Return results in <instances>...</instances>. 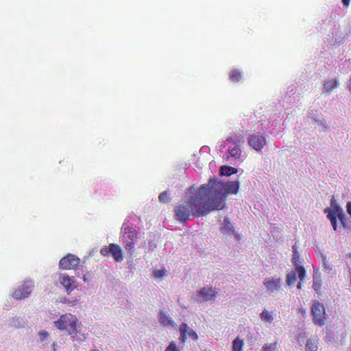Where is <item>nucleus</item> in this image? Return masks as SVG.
I'll return each mask as SVG.
<instances>
[{"label":"nucleus","instance_id":"f257e3e1","mask_svg":"<svg viewBox=\"0 0 351 351\" xmlns=\"http://www.w3.org/2000/svg\"><path fill=\"white\" fill-rule=\"evenodd\" d=\"M204 187H190L185 195V200L174 208L176 220L184 223L190 217H200L213 211L208 201Z\"/></svg>","mask_w":351,"mask_h":351},{"label":"nucleus","instance_id":"f03ea898","mask_svg":"<svg viewBox=\"0 0 351 351\" xmlns=\"http://www.w3.org/2000/svg\"><path fill=\"white\" fill-rule=\"evenodd\" d=\"M206 197L213 210H221L225 207L226 199L229 193L236 194L239 189L238 181L228 182L226 183L219 182L216 178H210L206 184H203Z\"/></svg>","mask_w":351,"mask_h":351},{"label":"nucleus","instance_id":"7ed1b4c3","mask_svg":"<svg viewBox=\"0 0 351 351\" xmlns=\"http://www.w3.org/2000/svg\"><path fill=\"white\" fill-rule=\"evenodd\" d=\"M77 317L71 314L66 313L62 315L58 320L54 322L55 326L60 330H66L69 335L76 333L77 330Z\"/></svg>","mask_w":351,"mask_h":351},{"label":"nucleus","instance_id":"20e7f679","mask_svg":"<svg viewBox=\"0 0 351 351\" xmlns=\"http://www.w3.org/2000/svg\"><path fill=\"white\" fill-rule=\"evenodd\" d=\"M311 313L313 317V322L315 325L322 326L325 324L327 315L323 304L317 300H313Z\"/></svg>","mask_w":351,"mask_h":351},{"label":"nucleus","instance_id":"39448f33","mask_svg":"<svg viewBox=\"0 0 351 351\" xmlns=\"http://www.w3.org/2000/svg\"><path fill=\"white\" fill-rule=\"evenodd\" d=\"M217 291L212 287H203L196 291L195 300L199 302L215 300Z\"/></svg>","mask_w":351,"mask_h":351},{"label":"nucleus","instance_id":"423d86ee","mask_svg":"<svg viewBox=\"0 0 351 351\" xmlns=\"http://www.w3.org/2000/svg\"><path fill=\"white\" fill-rule=\"evenodd\" d=\"M33 288L34 282L32 280H25L13 291L12 295L16 300L25 299L29 297Z\"/></svg>","mask_w":351,"mask_h":351},{"label":"nucleus","instance_id":"0eeeda50","mask_svg":"<svg viewBox=\"0 0 351 351\" xmlns=\"http://www.w3.org/2000/svg\"><path fill=\"white\" fill-rule=\"evenodd\" d=\"M100 254L104 256L111 255L117 262H121L123 260L121 249L118 245L114 243L105 245L100 250Z\"/></svg>","mask_w":351,"mask_h":351},{"label":"nucleus","instance_id":"6e6552de","mask_svg":"<svg viewBox=\"0 0 351 351\" xmlns=\"http://www.w3.org/2000/svg\"><path fill=\"white\" fill-rule=\"evenodd\" d=\"M80 259L75 255L68 254L60 259L59 262V268L64 270H70L75 269L80 265Z\"/></svg>","mask_w":351,"mask_h":351},{"label":"nucleus","instance_id":"1a4fd4ad","mask_svg":"<svg viewBox=\"0 0 351 351\" xmlns=\"http://www.w3.org/2000/svg\"><path fill=\"white\" fill-rule=\"evenodd\" d=\"M247 141L250 146L258 152L261 151L266 145L265 136L260 133L250 135Z\"/></svg>","mask_w":351,"mask_h":351},{"label":"nucleus","instance_id":"9d476101","mask_svg":"<svg viewBox=\"0 0 351 351\" xmlns=\"http://www.w3.org/2000/svg\"><path fill=\"white\" fill-rule=\"evenodd\" d=\"M58 281L64 287L67 293H70L77 287L74 277H70L66 274H60Z\"/></svg>","mask_w":351,"mask_h":351},{"label":"nucleus","instance_id":"9b49d317","mask_svg":"<svg viewBox=\"0 0 351 351\" xmlns=\"http://www.w3.org/2000/svg\"><path fill=\"white\" fill-rule=\"evenodd\" d=\"M179 330L180 333L179 339L182 344L185 343L187 337H191L195 341H197V334L193 330L190 329L187 324L182 323L180 324Z\"/></svg>","mask_w":351,"mask_h":351},{"label":"nucleus","instance_id":"f8f14e48","mask_svg":"<svg viewBox=\"0 0 351 351\" xmlns=\"http://www.w3.org/2000/svg\"><path fill=\"white\" fill-rule=\"evenodd\" d=\"M331 208H329L330 210H333L335 214L338 215V219L345 226V216L343 208L338 205L334 196H332L330 202Z\"/></svg>","mask_w":351,"mask_h":351},{"label":"nucleus","instance_id":"ddd939ff","mask_svg":"<svg viewBox=\"0 0 351 351\" xmlns=\"http://www.w3.org/2000/svg\"><path fill=\"white\" fill-rule=\"evenodd\" d=\"M267 290L270 292L278 291L281 287V281L280 278L267 279L263 282Z\"/></svg>","mask_w":351,"mask_h":351},{"label":"nucleus","instance_id":"4468645a","mask_svg":"<svg viewBox=\"0 0 351 351\" xmlns=\"http://www.w3.org/2000/svg\"><path fill=\"white\" fill-rule=\"evenodd\" d=\"M159 322L161 325L165 327H172L176 326V324L173 319L166 312L160 311L159 313Z\"/></svg>","mask_w":351,"mask_h":351},{"label":"nucleus","instance_id":"2eb2a0df","mask_svg":"<svg viewBox=\"0 0 351 351\" xmlns=\"http://www.w3.org/2000/svg\"><path fill=\"white\" fill-rule=\"evenodd\" d=\"M339 85L338 80L336 79H330L324 82L323 84L324 91L326 93H330Z\"/></svg>","mask_w":351,"mask_h":351},{"label":"nucleus","instance_id":"dca6fc26","mask_svg":"<svg viewBox=\"0 0 351 351\" xmlns=\"http://www.w3.org/2000/svg\"><path fill=\"white\" fill-rule=\"evenodd\" d=\"M221 231L226 234L232 235L234 233L233 225L229 221L228 218H225L222 223Z\"/></svg>","mask_w":351,"mask_h":351},{"label":"nucleus","instance_id":"f3484780","mask_svg":"<svg viewBox=\"0 0 351 351\" xmlns=\"http://www.w3.org/2000/svg\"><path fill=\"white\" fill-rule=\"evenodd\" d=\"M324 213H328L327 218L330 221L333 230L337 231L338 215L335 214L333 210H330L328 208H326L324 210Z\"/></svg>","mask_w":351,"mask_h":351},{"label":"nucleus","instance_id":"a211bd4d","mask_svg":"<svg viewBox=\"0 0 351 351\" xmlns=\"http://www.w3.org/2000/svg\"><path fill=\"white\" fill-rule=\"evenodd\" d=\"M138 237V232L131 227H128L125 229L123 239H130L136 241Z\"/></svg>","mask_w":351,"mask_h":351},{"label":"nucleus","instance_id":"6ab92c4d","mask_svg":"<svg viewBox=\"0 0 351 351\" xmlns=\"http://www.w3.org/2000/svg\"><path fill=\"white\" fill-rule=\"evenodd\" d=\"M228 152L230 156L234 157L236 159H239L242 152L241 146L233 145V147L230 146L228 147Z\"/></svg>","mask_w":351,"mask_h":351},{"label":"nucleus","instance_id":"aec40b11","mask_svg":"<svg viewBox=\"0 0 351 351\" xmlns=\"http://www.w3.org/2000/svg\"><path fill=\"white\" fill-rule=\"evenodd\" d=\"M227 141L232 143L233 145L241 146V144L244 143L245 138L241 134H235L232 136L228 137Z\"/></svg>","mask_w":351,"mask_h":351},{"label":"nucleus","instance_id":"412c9836","mask_svg":"<svg viewBox=\"0 0 351 351\" xmlns=\"http://www.w3.org/2000/svg\"><path fill=\"white\" fill-rule=\"evenodd\" d=\"M220 173L223 176H230L232 174L237 173V169L232 167L224 165L220 168Z\"/></svg>","mask_w":351,"mask_h":351},{"label":"nucleus","instance_id":"4be33fe9","mask_svg":"<svg viewBox=\"0 0 351 351\" xmlns=\"http://www.w3.org/2000/svg\"><path fill=\"white\" fill-rule=\"evenodd\" d=\"M243 346V341L239 337H237L232 342V351H241Z\"/></svg>","mask_w":351,"mask_h":351},{"label":"nucleus","instance_id":"5701e85b","mask_svg":"<svg viewBox=\"0 0 351 351\" xmlns=\"http://www.w3.org/2000/svg\"><path fill=\"white\" fill-rule=\"evenodd\" d=\"M295 269L298 274V277L300 281H302L306 276V270L303 266L296 264V261H293Z\"/></svg>","mask_w":351,"mask_h":351},{"label":"nucleus","instance_id":"b1692460","mask_svg":"<svg viewBox=\"0 0 351 351\" xmlns=\"http://www.w3.org/2000/svg\"><path fill=\"white\" fill-rule=\"evenodd\" d=\"M229 77L233 82H238L241 79V73L238 69H234L230 73Z\"/></svg>","mask_w":351,"mask_h":351},{"label":"nucleus","instance_id":"393cba45","mask_svg":"<svg viewBox=\"0 0 351 351\" xmlns=\"http://www.w3.org/2000/svg\"><path fill=\"white\" fill-rule=\"evenodd\" d=\"M123 241L125 243V249L132 254L134 251L136 241L130 239H123Z\"/></svg>","mask_w":351,"mask_h":351},{"label":"nucleus","instance_id":"a878e982","mask_svg":"<svg viewBox=\"0 0 351 351\" xmlns=\"http://www.w3.org/2000/svg\"><path fill=\"white\" fill-rule=\"evenodd\" d=\"M261 319L263 322H267L271 323L274 320L273 316L270 313L266 310H264L260 315Z\"/></svg>","mask_w":351,"mask_h":351},{"label":"nucleus","instance_id":"bb28decb","mask_svg":"<svg viewBox=\"0 0 351 351\" xmlns=\"http://www.w3.org/2000/svg\"><path fill=\"white\" fill-rule=\"evenodd\" d=\"M306 351H317V346L312 339H308L305 346Z\"/></svg>","mask_w":351,"mask_h":351},{"label":"nucleus","instance_id":"cd10ccee","mask_svg":"<svg viewBox=\"0 0 351 351\" xmlns=\"http://www.w3.org/2000/svg\"><path fill=\"white\" fill-rule=\"evenodd\" d=\"M167 271L166 269H155L153 271V276L155 278H160L167 275Z\"/></svg>","mask_w":351,"mask_h":351},{"label":"nucleus","instance_id":"c85d7f7f","mask_svg":"<svg viewBox=\"0 0 351 351\" xmlns=\"http://www.w3.org/2000/svg\"><path fill=\"white\" fill-rule=\"evenodd\" d=\"M286 281L288 285H293L296 281V275L294 272L289 273L287 275Z\"/></svg>","mask_w":351,"mask_h":351},{"label":"nucleus","instance_id":"c756f323","mask_svg":"<svg viewBox=\"0 0 351 351\" xmlns=\"http://www.w3.org/2000/svg\"><path fill=\"white\" fill-rule=\"evenodd\" d=\"M277 348V342L267 343L263 346L262 351H274Z\"/></svg>","mask_w":351,"mask_h":351},{"label":"nucleus","instance_id":"7c9ffc66","mask_svg":"<svg viewBox=\"0 0 351 351\" xmlns=\"http://www.w3.org/2000/svg\"><path fill=\"white\" fill-rule=\"evenodd\" d=\"M165 351H180V350L178 349L176 343L172 341L169 343Z\"/></svg>","mask_w":351,"mask_h":351},{"label":"nucleus","instance_id":"2f4dec72","mask_svg":"<svg viewBox=\"0 0 351 351\" xmlns=\"http://www.w3.org/2000/svg\"><path fill=\"white\" fill-rule=\"evenodd\" d=\"M321 287H322V282L320 280H313V289H315V291L317 293H319L320 291V289H321Z\"/></svg>","mask_w":351,"mask_h":351},{"label":"nucleus","instance_id":"473e14b6","mask_svg":"<svg viewBox=\"0 0 351 351\" xmlns=\"http://www.w3.org/2000/svg\"><path fill=\"white\" fill-rule=\"evenodd\" d=\"M158 199L160 202H166L168 199L167 191L162 192L158 196Z\"/></svg>","mask_w":351,"mask_h":351},{"label":"nucleus","instance_id":"72a5a7b5","mask_svg":"<svg viewBox=\"0 0 351 351\" xmlns=\"http://www.w3.org/2000/svg\"><path fill=\"white\" fill-rule=\"evenodd\" d=\"M38 335L41 340H44L46 337H48L49 334L47 331H40L38 333Z\"/></svg>","mask_w":351,"mask_h":351},{"label":"nucleus","instance_id":"f704fd0d","mask_svg":"<svg viewBox=\"0 0 351 351\" xmlns=\"http://www.w3.org/2000/svg\"><path fill=\"white\" fill-rule=\"evenodd\" d=\"M350 0H342V3L344 6L348 7L350 5Z\"/></svg>","mask_w":351,"mask_h":351},{"label":"nucleus","instance_id":"c9c22d12","mask_svg":"<svg viewBox=\"0 0 351 351\" xmlns=\"http://www.w3.org/2000/svg\"><path fill=\"white\" fill-rule=\"evenodd\" d=\"M298 289H300L302 288V283L300 282L297 285Z\"/></svg>","mask_w":351,"mask_h":351},{"label":"nucleus","instance_id":"e433bc0d","mask_svg":"<svg viewBox=\"0 0 351 351\" xmlns=\"http://www.w3.org/2000/svg\"><path fill=\"white\" fill-rule=\"evenodd\" d=\"M90 351H97V350H91Z\"/></svg>","mask_w":351,"mask_h":351}]
</instances>
